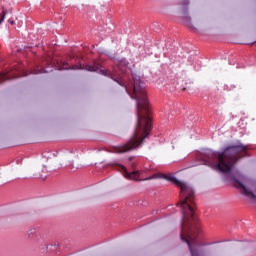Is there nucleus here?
Masks as SVG:
<instances>
[{
	"label": "nucleus",
	"mask_w": 256,
	"mask_h": 256,
	"mask_svg": "<svg viewBox=\"0 0 256 256\" xmlns=\"http://www.w3.org/2000/svg\"><path fill=\"white\" fill-rule=\"evenodd\" d=\"M234 187L240 189L242 195L249 199H256V181L248 178L239 171H235L229 175Z\"/></svg>",
	"instance_id": "7ed1b4c3"
},
{
	"label": "nucleus",
	"mask_w": 256,
	"mask_h": 256,
	"mask_svg": "<svg viewBox=\"0 0 256 256\" xmlns=\"http://www.w3.org/2000/svg\"><path fill=\"white\" fill-rule=\"evenodd\" d=\"M184 24L186 27H189V29H192V31H197V29H209L210 26V22L207 19H202L193 25L191 17H185Z\"/></svg>",
	"instance_id": "20e7f679"
},
{
	"label": "nucleus",
	"mask_w": 256,
	"mask_h": 256,
	"mask_svg": "<svg viewBox=\"0 0 256 256\" xmlns=\"http://www.w3.org/2000/svg\"><path fill=\"white\" fill-rule=\"evenodd\" d=\"M102 75L111 77L120 87H125L126 93L136 101L138 122L135 132L126 144L114 147L113 153L133 151L143 143V140L147 139L149 131H151V109H149L145 83L141 81L139 76H133L132 81L125 82L123 78L116 77L105 70L102 71Z\"/></svg>",
	"instance_id": "f257e3e1"
},
{
	"label": "nucleus",
	"mask_w": 256,
	"mask_h": 256,
	"mask_svg": "<svg viewBox=\"0 0 256 256\" xmlns=\"http://www.w3.org/2000/svg\"><path fill=\"white\" fill-rule=\"evenodd\" d=\"M100 67L101 65H99V63H94L93 65H86L85 69L86 71L95 72V71H99Z\"/></svg>",
	"instance_id": "39448f33"
},
{
	"label": "nucleus",
	"mask_w": 256,
	"mask_h": 256,
	"mask_svg": "<svg viewBox=\"0 0 256 256\" xmlns=\"http://www.w3.org/2000/svg\"><path fill=\"white\" fill-rule=\"evenodd\" d=\"M7 15V12L6 11H4L3 12V15H2V18H1V20H0V23H3V21L5 20V16Z\"/></svg>",
	"instance_id": "1a4fd4ad"
},
{
	"label": "nucleus",
	"mask_w": 256,
	"mask_h": 256,
	"mask_svg": "<svg viewBox=\"0 0 256 256\" xmlns=\"http://www.w3.org/2000/svg\"><path fill=\"white\" fill-rule=\"evenodd\" d=\"M180 5L182 7V11H187V7L189 6V0H180Z\"/></svg>",
	"instance_id": "6e6552de"
},
{
	"label": "nucleus",
	"mask_w": 256,
	"mask_h": 256,
	"mask_svg": "<svg viewBox=\"0 0 256 256\" xmlns=\"http://www.w3.org/2000/svg\"><path fill=\"white\" fill-rule=\"evenodd\" d=\"M37 73H38L37 71H34L35 75H37ZM39 73H47V71H45V69H43V70L39 71Z\"/></svg>",
	"instance_id": "9d476101"
},
{
	"label": "nucleus",
	"mask_w": 256,
	"mask_h": 256,
	"mask_svg": "<svg viewBox=\"0 0 256 256\" xmlns=\"http://www.w3.org/2000/svg\"><path fill=\"white\" fill-rule=\"evenodd\" d=\"M63 69H81V67H79V66L71 67V66H69V64L67 62H63L62 66L59 68V70L61 71Z\"/></svg>",
	"instance_id": "423d86ee"
},
{
	"label": "nucleus",
	"mask_w": 256,
	"mask_h": 256,
	"mask_svg": "<svg viewBox=\"0 0 256 256\" xmlns=\"http://www.w3.org/2000/svg\"><path fill=\"white\" fill-rule=\"evenodd\" d=\"M11 79V76L7 73H1L0 74V83H3L4 81H9Z\"/></svg>",
	"instance_id": "0eeeda50"
},
{
	"label": "nucleus",
	"mask_w": 256,
	"mask_h": 256,
	"mask_svg": "<svg viewBox=\"0 0 256 256\" xmlns=\"http://www.w3.org/2000/svg\"><path fill=\"white\" fill-rule=\"evenodd\" d=\"M40 177L43 179V174H40Z\"/></svg>",
	"instance_id": "9b49d317"
},
{
	"label": "nucleus",
	"mask_w": 256,
	"mask_h": 256,
	"mask_svg": "<svg viewBox=\"0 0 256 256\" xmlns=\"http://www.w3.org/2000/svg\"><path fill=\"white\" fill-rule=\"evenodd\" d=\"M11 24H12V25H14V24H15V22H13V21H12V22H11Z\"/></svg>",
	"instance_id": "f8f14e48"
},
{
	"label": "nucleus",
	"mask_w": 256,
	"mask_h": 256,
	"mask_svg": "<svg viewBox=\"0 0 256 256\" xmlns=\"http://www.w3.org/2000/svg\"><path fill=\"white\" fill-rule=\"evenodd\" d=\"M247 151H249V146L239 141L226 146L221 152L206 150L204 152V165L217 169L221 173H231V169L235 167V164L249 155Z\"/></svg>",
	"instance_id": "f03ea898"
}]
</instances>
